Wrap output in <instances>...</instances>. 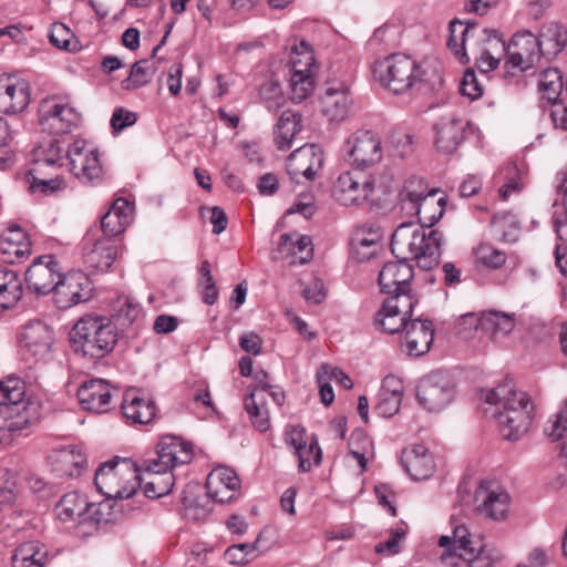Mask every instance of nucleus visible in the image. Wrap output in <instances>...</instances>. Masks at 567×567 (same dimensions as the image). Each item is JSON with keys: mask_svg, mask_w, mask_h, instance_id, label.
<instances>
[{"mask_svg": "<svg viewBox=\"0 0 567 567\" xmlns=\"http://www.w3.org/2000/svg\"><path fill=\"white\" fill-rule=\"evenodd\" d=\"M285 442L287 445L295 449L298 456V467L301 472H309L311 470V461L306 453H315V463L321 462L322 452L319 443L312 440L309 444L306 441V431L300 426H291L285 434Z\"/></svg>", "mask_w": 567, "mask_h": 567, "instance_id": "nucleus-34", "label": "nucleus"}, {"mask_svg": "<svg viewBox=\"0 0 567 567\" xmlns=\"http://www.w3.org/2000/svg\"><path fill=\"white\" fill-rule=\"evenodd\" d=\"M49 39L55 48L69 50V44L71 42V31L66 24L62 22H54L52 24Z\"/></svg>", "mask_w": 567, "mask_h": 567, "instance_id": "nucleus-62", "label": "nucleus"}, {"mask_svg": "<svg viewBox=\"0 0 567 567\" xmlns=\"http://www.w3.org/2000/svg\"><path fill=\"white\" fill-rule=\"evenodd\" d=\"M64 276L53 256H40L27 269L25 282L33 292L48 295L53 289L56 280Z\"/></svg>", "mask_w": 567, "mask_h": 567, "instance_id": "nucleus-21", "label": "nucleus"}, {"mask_svg": "<svg viewBox=\"0 0 567 567\" xmlns=\"http://www.w3.org/2000/svg\"><path fill=\"white\" fill-rule=\"evenodd\" d=\"M374 188L372 175L354 167L338 176L332 186V196L342 206H360L369 200Z\"/></svg>", "mask_w": 567, "mask_h": 567, "instance_id": "nucleus-10", "label": "nucleus"}, {"mask_svg": "<svg viewBox=\"0 0 567 567\" xmlns=\"http://www.w3.org/2000/svg\"><path fill=\"white\" fill-rule=\"evenodd\" d=\"M316 378L320 380H336L344 389H351L353 386L352 380L342 370L330 364H322L317 371Z\"/></svg>", "mask_w": 567, "mask_h": 567, "instance_id": "nucleus-59", "label": "nucleus"}, {"mask_svg": "<svg viewBox=\"0 0 567 567\" xmlns=\"http://www.w3.org/2000/svg\"><path fill=\"white\" fill-rule=\"evenodd\" d=\"M71 136H53L47 143L34 147L31 152V162L37 166L69 167L71 165Z\"/></svg>", "mask_w": 567, "mask_h": 567, "instance_id": "nucleus-23", "label": "nucleus"}, {"mask_svg": "<svg viewBox=\"0 0 567 567\" xmlns=\"http://www.w3.org/2000/svg\"><path fill=\"white\" fill-rule=\"evenodd\" d=\"M245 409L255 429L259 432H266L269 430V412L264 396L258 394L256 391H252L245 399Z\"/></svg>", "mask_w": 567, "mask_h": 567, "instance_id": "nucleus-44", "label": "nucleus"}, {"mask_svg": "<svg viewBox=\"0 0 567 567\" xmlns=\"http://www.w3.org/2000/svg\"><path fill=\"white\" fill-rule=\"evenodd\" d=\"M503 54L507 55L505 68L512 75L532 69L543 56L537 37L527 30L515 33Z\"/></svg>", "mask_w": 567, "mask_h": 567, "instance_id": "nucleus-13", "label": "nucleus"}, {"mask_svg": "<svg viewBox=\"0 0 567 567\" xmlns=\"http://www.w3.org/2000/svg\"><path fill=\"white\" fill-rule=\"evenodd\" d=\"M14 132L9 122L0 116V167H4L12 162L13 151L12 141Z\"/></svg>", "mask_w": 567, "mask_h": 567, "instance_id": "nucleus-55", "label": "nucleus"}, {"mask_svg": "<svg viewBox=\"0 0 567 567\" xmlns=\"http://www.w3.org/2000/svg\"><path fill=\"white\" fill-rule=\"evenodd\" d=\"M76 396L83 410L104 413L110 409L112 392L103 380H90L78 389Z\"/></svg>", "mask_w": 567, "mask_h": 567, "instance_id": "nucleus-28", "label": "nucleus"}, {"mask_svg": "<svg viewBox=\"0 0 567 567\" xmlns=\"http://www.w3.org/2000/svg\"><path fill=\"white\" fill-rule=\"evenodd\" d=\"M404 535H405V532L402 528H396V529L392 530L389 539L375 545V548H374L375 553H378L380 555H388V556L398 554L401 549L400 542Z\"/></svg>", "mask_w": 567, "mask_h": 567, "instance_id": "nucleus-61", "label": "nucleus"}, {"mask_svg": "<svg viewBox=\"0 0 567 567\" xmlns=\"http://www.w3.org/2000/svg\"><path fill=\"white\" fill-rule=\"evenodd\" d=\"M475 501L478 516L494 522L507 518L511 497L502 486L482 483L475 493Z\"/></svg>", "mask_w": 567, "mask_h": 567, "instance_id": "nucleus-17", "label": "nucleus"}, {"mask_svg": "<svg viewBox=\"0 0 567 567\" xmlns=\"http://www.w3.org/2000/svg\"><path fill=\"white\" fill-rule=\"evenodd\" d=\"M291 51L293 54L289 78L291 100L302 102L315 89V56L309 43L305 40H296Z\"/></svg>", "mask_w": 567, "mask_h": 567, "instance_id": "nucleus-9", "label": "nucleus"}, {"mask_svg": "<svg viewBox=\"0 0 567 567\" xmlns=\"http://www.w3.org/2000/svg\"><path fill=\"white\" fill-rule=\"evenodd\" d=\"M30 103L29 83L16 75H0V113L17 114Z\"/></svg>", "mask_w": 567, "mask_h": 567, "instance_id": "nucleus-22", "label": "nucleus"}, {"mask_svg": "<svg viewBox=\"0 0 567 567\" xmlns=\"http://www.w3.org/2000/svg\"><path fill=\"white\" fill-rule=\"evenodd\" d=\"M240 488L236 472L227 466H217L207 476V495L220 504L229 503Z\"/></svg>", "mask_w": 567, "mask_h": 567, "instance_id": "nucleus-24", "label": "nucleus"}, {"mask_svg": "<svg viewBox=\"0 0 567 567\" xmlns=\"http://www.w3.org/2000/svg\"><path fill=\"white\" fill-rule=\"evenodd\" d=\"M429 190L430 189H427V186L422 178H409L400 194L402 208L409 212L412 208V205H416V203L421 202L423 197L426 196Z\"/></svg>", "mask_w": 567, "mask_h": 567, "instance_id": "nucleus-49", "label": "nucleus"}, {"mask_svg": "<svg viewBox=\"0 0 567 567\" xmlns=\"http://www.w3.org/2000/svg\"><path fill=\"white\" fill-rule=\"evenodd\" d=\"M434 340V328L430 320L411 319L406 324L401 350L411 357H421L429 352Z\"/></svg>", "mask_w": 567, "mask_h": 567, "instance_id": "nucleus-25", "label": "nucleus"}, {"mask_svg": "<svg viewBox=\"0 0 567 567\" xmlns=\"http://www.w3.org/2000/svg\"><path fill=\"white\" fill-rule=\"evenodd\" d=\"M154 71V65L150 60L135 62L131 68L128 78L124 81V89L131 90L146 85L151 81Z\"/></svg>", "mask_w": 567, "mask_h": 567, "instance_id": "nucleus-50", "label": "nucleus"}, {"mask_svg": "<svg viewBox=\"0 0 567 567\" xmlns=\"http://www.w3.org/2000/svg\"><path fill=\"white\" fill-rule=\"evenodd\" d=\"M115 505L109 503H90L82 496L73 499V513L76 509V518L73 519V535L81 539H85L97 533L102 525L115 520L112 508Z\"/></svg>", "mask_w": 567, "mask_h": 567, "instance_id": "nucleus-12", "label": "nucleus"}, {"mask_svg": "<svg viewBox=\"0 0 567 567\" xmlns=\"http://www.w3.org/2000/svg\"><path fill=\"white\" fill-rule=\"evenodd\" d=\"M463 322L480 329L497 341L507 336L515 328V319L512 315L502 311H487L476 317L473 313L466 315Z\"/></svg>", "mask_w": 567, "mask_h": 567, "instance_id": "nucleus-27", "label": "nucleus"}, {"mask_svg": "<svg viewBox=\"0 0 567 567\" xmlns=\"http://www.w3.org/2000/svg\"><path fill=\"white\" fill-rule=\"evenodd\" d=\"M403 384L401 380L394 375H388L381 385L378 394V401L374 411L382 417H391L398 413L402 398Z\"/></svg>", "mask_w": 567, "mask_h": 567, "instance_id": "nucleus-37", "label": "nucleus"}, {"mask_svg": "<svg viewBox=\"0 0 567 567\" xmlns=\"http://www.w3.org/2000/svg\"><path fill=\"white\" fill-rule=\"evenodd\" d=\"M435 144L440 152L451 154L464 141L465 123L455 116L442 117L436 126Z\"/></svg>", "mask_w": 567, "mask_h": 567, "instance_id": "nucleus-32", "label": "nucleus"}, {"mask_svg": "<svg viewBox=\"0 0 567 567\" xmlns=\"http://www.w3.org/2000/svg\"><path fill=\"white\" fill-rule=\"evenodd\" d=\"M544 432L554 442L561 440L567 434V400L564 409L548 420Z\"/></svg>", "mask_w": 567, "mask_h": 567, "instance_id": "nucleus-56", "label": "nucleus"}, {"mask_svg": "<svg viewBox=\"0 0 567 567\" xmlns=\"http://www.w3.org/2000/svg\"><path fill=\"white\" fill-rule=\"evenodd\" d=\"M19 343L24 353L37 361L47 360L54 343L53 330L41 320L29 321L22 327Z\"/></svg>", "mask_w": 567, "mask_h": 567, "instance_id": "nucleus-18", "label": "nucleus"}, {"mask_svg": "<svg viewBox=\"0 0 567 567\" xmlns=\"http://www.w3.org/2000/svg\"><path fill=\"white\" fill-rule=\"evenodd\" d=\"M455 383L449 372L437 370L424 375L417 384L419 404L429 412H439L455 398Z\"/></svg>", "mask_w": 567, "mask_h": 567, "instance_id": "nucleus-11", "label": "nucleus"}, {"mask_svg": "<svg viewBox=\"0 0 567 567\" xmlns=\"http://www.w3.org/2000/svg\"><path fill=\"white\" fill-rule=\"evenodd\" d=\"M117 334L104 318L86 315L73 324V352L83 357L103 358L113 350Z\"/></svg>", "mask_w": 567, "mask_h": 567, "instance_id": "nucleus-8", "label": "nucleus"}, {"mask_svg": "<svg viewBox=\"0 0 567 567\" xmlns=\"http://www.w3.org/2000/svg\"><path fill=\"white\" fill-rule=\"evenodd\" d=\"M66 275L56 280L53 289V303L60 310H68L71 308V285L66 284Z\"/></svg>", "mask_w": 567, "mask_h": 567, "instance_id": "nucleus-58", "label": "nucleus"}, {"mask_svg": "<svg viewBox=\"0 0 567 567\" xmlns=\"http://www.w3.org/2000/svg\"><path fill=\"white\" fill-rule=\"evenodd\" d=\"M322 113L329 122H342L347 118L351 105L349 89L343 84L327 87L321 97Z\"/></svg>", "mask_w": 567, "mask_h": 567, "instance_id": "nucleus-36", "label": "nucleus"}, {"mask_svg": "<svg viewBox=\"0 0 567 567\" xmlns=\"http://www.w3.org/2000/svg\"><path fill=\"white\" fill-rule=\"evenodd\" d=\"M82 260L93 272H105L117 257V245L112 238L100 236L97 229H90L81 244Z\"/></svg>", "mask_w": 567, "mask_h": 567, "instance_id": "nucleus-14", "label": "nucleus"}, {"mask_svg": "<svg viewBox=\"0 0 567 567\" xmlns=\"http://www.w3.org/2000/svg\"><path fill=\"white\" fill-rule=\"evenodd\" d=\"M410 320L396 310L386 308V303L383 302L382 308L378 311L375 318V324L386 333H396L403 330L405 332L406 324Z\"/></svg>", "mask_w": 567, "mask_h": 567, "instance_id": "nucleus-47", "label": "nucleus"}, {"mask_svg": "<svg viewBox=\"0 0 567 567\" xmlns=\"http://www.w3.org/2000/svg\"><path fill=\"white\" fill-rule=\"evenodd\" d=\"M73 282L78 290L73 291V306L86 302L93 297V286L91 279L82 271H73Z\"/></svg>", "mask_w": 567, "mask_h": 567, "instance_id": "nucleus-57", "label": "nucleus"}, {"mask_svg": "<svg viewBox=\"0 0 567 567\" xmlns=\"http://www.w3.org/2000/svg\"><path fill=\"white\" fill-rule=\"evenodd\" d=\"M302 116L299 112L286 110L274 127V142L278 150L286 151L292 146L295 136L302 130Z\"/></svg>", "mask_w": 567, "mask_h": 567, "instance_id": "nucleus-38", "label": "nucleus"}, {"mask_svg": "<svg viewBox=\"0 0 567 567\" xmlns=\"http://www.w3.org/2000/svg\"><path fill=\"white\" fill-rule=\"evenodd\" d=\"M451 535L439 538L442 548L441 560L451 567H495L503 559V554L496 549L487 550L473 539L465 524L451 522Z\"/></svg>", "mask_w": 567, "mask_h": 567, "instance_id": "nucleus-6", "label": "nucleus"}, {"mask_svg": "<svg viewBox=\"0 0 567 567\" xmlns=\"http://www.w3.org/2000/svg\"><path fill=\"white\" fill-rule=\"evenodd\" d=\"M22 298V282L18 274L0 266V313L14 307Z\"/></svg>", "mask_w": 567, "mask_h": 567, "instance_id": "nucleus-40", "label": "nucleus"}, {"mask_svg": "<svg viewBox=\"0 0 567 567\" xmlns=\"http://www.w3.org/2000/svg\"><path fill=\"white\" fill-rule=\"evenodd\" d=\"M382 233L379 227L361 225L354 228L350 239L351 251L359 261L369 260L381 248Z\"/></svg>", "mask_w": 567, "mask_h": 567, "instance_id": "nucleus-30", "label": "nucleus"}, {"mask_svg": "<svg viewBox=\"0 0 567 567\" xmlns=\"http://www.w3.org/2000/svg\"><path fill=\"white\" fill-rule=\"evenodd\" d=\"M495 179L497 183H503L498 193L504 200H507L514 194H518L524 186L520 169L514 163L501 167L495 175Z\"/></svg>", "mask_w": 567, "mask_h": 567, "instance_id": "nucleus-43", "label": "nucleus"}, {"mask_svg": "<svg viewBox=\"0 0 567 567\" xmlns=\"http://www.w3.org/2000/svg\"><path fill=\"white\" fill-rule=\"evenodd\" d=\"M416 302L417 300L411 295L410 288L393 291V293H391V296L384 301L388 309L396 310L409 320L412 319L413 307Z\"/></svg>", "mask_w": 567, "mask_h": 567, "instance_id": "nucleus-52", "label": "nucleus"}, {"mask_svg": "<svg viewBox=\"0 0 567 567\" xmlns=\"http://www.w3.org/2000/svg\"><path fill=\"white\" fill-rule=\"evenodd\" d=\"M460 91L462 95L476 100L482 96L483 87L473 71H466L461 81Z\"/></svg>", "mask_w": 567, "mask_h": 567, "instance_id": "nucleus-63", "label": "nucleus"}, {"mask_svg": "<svg viewBox=\"0 0 567 567\" xmlns=\"http://www.w3.org/2000/svg\"><path fill=\"white\" fill-rule=\"evenodd\" d=\"M142 309L137 302L130 298H124L118 300V306L113 317L121 328H126L137 319Z\"/></svg>", "mask_w": 567, "mask_h": 567, "instance_id": "nucleus-54", "label": "nucleus"}, {"mask_svg": "<svg viewBox=\"0 0 567 567\" xmlns=\"http://www.w3.org/2000/svg\"><path fill=\"white\" fill-rule=\"evenodd\" d=\"M140 467L130 458L115 456L97 467L94 476L95 486L109 499L130 498L140 486Z\"/></svg>", "mask_w": 567, "mask_h": 567, "instance_id": "nucleus-7", "label": "nucleus"}, {"mask_svg": "<svg viewBox=\"0 0 567 567\" xmlns=\"http://www.w3.org/2000/svg\"><path fill=\"white\" fill-rule=\"evenodd\" d=\"M538 89L548 102L557 101L564 89L563 75L557 69L543 71L538 80Z\"/></svg>", "mask_w": 567, "mask_h": 567, "instance_id": "nucleus-45", "label": "nucleus"}, {"mask_svg": "<svg viewBox=\"0 0 567 567\" xmlns=\"http://www.w3.org/2000/svg\"><path fill=\"white\" fill-rule=\"evenodd\" d=\"M278 249L281 254L296 257L300 265L307 264L313 256L311 238L297 233L281 235Z\"/></svg>", "mask_w": 567, "mask_h": 567, "instance_id": "nucleus-41", "label": "nucleus"}, {"mask_svg": "<svg viewBox=\"0 0 567 567\" xmlns=\"http://www.w3.org/2000/svg\"><path fill=\"white\" fill-rule=\"evenodd\" d=\"M193 458V447L189 443L175 435L163 436L157 445L156 457L143 461L141 472L152 475L144 485V495L158 498L167 495L175 483L172 470L177 465L188 464Z\"/></svg>", "mask_w": 567, "mask_h": 567, "instance_id": "nucleus-4", "label": "nucleus"}, {"mask_svg": "<svg viewBox=\"0 0 567 567\" xmlns=\"http://www.w3.org/2000/svg\"><path fill=\"white\" fill-rule=\"evenodd\" d=\"M441 244L439 230L426 233L412 221L398 226L391 238V251L396 260L386 262L381 269L378 278L381 291L391 295L409 288L414 276L410 260H415L421 269H432L440 261Z\"/></svg>", "mask_w": 567, "mask_h": 567, "instance_id": "nucleus-1", "label": "nucleus"}, {"mask_svg": "<svg viewBox=\"0 0 567 567\" xmlns=\"http://www.w3.org/2000/svg\"><path fill=\"white\" fill-rule=\"evenodd\" d=\"M262 532L259 533L254 543H243L229 546L225 551L226 559L233 565L247 564L256 558L255 551L259 549Z\"/></svg>", "mask_w": 567, "mask_h": 567, "instance_id": "nucleus-48", "label": "nucleus"}, {"mask_svg": "<svg viewBox=\"0 0 567 567\" xmlns=\"http://www.w3.org/2000/svg\"><path fill=\"white\" fill-rule=\"evenodd\" d=\"M41 166L33 165L25 174L29 190L32 194L50 195L66 187L65 181L60 177L43 176Z\"/></svg>", "mask_w": 567, "mask_h": 567, "instance_id": "nucleus-42", "label": "nucleus"}, {"mask_svg": "<svg viewBox=\"0 0 567 567\" xmlns=\"http://www.w3.org/2000/svg\"><path fill=\"white\" fill-rule=\"evenodd\" d=\"M8 410L10 412L7 423V439L28 426L30 412L25 401L24 382L20 379H8L6 381V393Z\"/></svg>", "mask_w": 567, "mask_h": 567, "instance_id": "nucleus-19", "label": "nucleus"}, {"mask_svg": "<svg viewBox=\"0 0 567 567\" xmlns=\"http://www.w3.org/2000/svg\"><path fill=\"white\" fill-rule=\"evenodd\" d=\"M475 256L480 264L492 269L502 267L506 261L505 252L488 244L478 245L475 249Z\"/></svg>", "mask_w": 567, "mask_h": 567, "instance_id": "nucleus-53", "label": "nucleus"}, {"mask_svg": "<svg viewBox=\"0 0 567 567\" xmlns=\"http://www.w3.org/2000/svg\"><path fill=\"white\" fill-rule=\"evenodd\" d=\"M132 206L125 198H116L111 208L101 218L100 236L112 238L124 233L132 221Z\"/></svg>", "mask_w": 567, "mask_h": 567, "instance_id": "nucleus-31", "label": "nucleus"}, {"mask_svg": "<svg viewBox=\"0 0 567 567\" xmlns=\"http://www.w3.org/2000/svg\"><path fill=\"white\" fill-rule=\"evenodd\" d=\"M322 163V150L315 144H306L289 155L286 168L291 179L299 183L300 177L312 181Z\"/></svg>", "mask_w": 567, "mask_h": 567, "instance_id": "nucleus-20", "label": "nucleus"}, {"mask_svg": "<svg viewBox=\"0 0 567 567\" xmlns=\"http://www.w3.org/2000/svg\"><path fill=\"white\" fill-rule=\"evenodd\" d=\"M29 243H13L12 236H2L0 247L3 254L13 255L17 259H22L30 254Z\"/></svg>", "mask_w": 567, "mask_h": 567, "instance_id": "nucleus-64", "label": "nucleus"}, {"mask_svg": "<svg viewBox=\"0 0 567 567\" xmlns=\"http://www.w3.org/2000/svg\"><path fill=\"white\" fill-rule=\"evenodd\" d=\"M39 124L53 136H71V103L69 97L52 95L39 106Z\"/></svg>", "mask_w": 567, "mask_h": 567, "instance_id": "nucleus-16", "label": "nucleus"}, {"mask_svg": "<svg viewBox=\"0 0 567 567\" xmlns=\"http://www.w3.org/2000/svg\"><path fill=\"white\" fill-rule=\"evenodd\" d=\"M47 554L41 551L34 543L20 545L12 556L13 567H43Z\"/></svg>", "mask_w": 567, "mask_h": 567, "instance_id": "nucleus-46", "label": "nucleus"}, {"mask_svg": "<svg viewBox=\"0 0 567 567\" xmlns=\"http://www.w3.org/2000/svg\"><path fill=\"white\" fill-rule=\"evenodd\" d=\"M259 97L269 111H278L286 103V96L278 81L269 80L259 89Z\"/></svg>", "mask_w": 567, "mask_h": 567, "instance_id": "nucleus-51", "label": "nucleus"}, {"mask_svg": "<svg viewBox=\"0 0 567 567\" xmlns=\"http://www.w3.org/2000/svg\"><path fill=\"white\" fill-rule=\"evenodd\" d=\"M439 189L432 188L426 193V196L416 205H412L409 214H415L419 217L421 226L426 233L432 231L431 227L436 224L443 216L446 205L445 197H437Z\"/></svg>", "mask_w": 567, "mask_h": 567, "instance_id": "nucleus-33", "label": "nucleus"}, {"mask_svg": "<svg viewBox=\"0 0 567 567\" xmlns=\"http://www.w3.org/2000/svg\"><path fill=\"white\" fill-rule=\"evenodd\" d=\"M86 150V142L80 137L73 138V154L79 156V159H73V167L76 162H80V169L74 173V176L84 184L93 183L102 177L103 169L100 163V154L96 147L87 150V154L83 155Z\"/></svg>", "mask_w": 567, "mask_h": 567, "instance_id": "nucleus-29", "label": "nucleus"}, {"mask_svg": "<svg viewBox=\"0 0 567 567\" xmlns=\"http://www.w3.org/2000/svg\"><path fill=\"white\" fill-rule=\"evenodd\" d=\"M485 401L495 405L494 416L505 440L517 441L528 431L534 405L527 393L517 391L511 381L488 391Z\"/></svg>", "mask_w": 567, "mask_h": 567, "instance_id": "nucleus-5", "label": "nucleus"}, {"mask_svg": "<svg viewBox=\"0 0 567 567\" xmlns=\"http://www.w3.org/2000/svg\"><path fill=\"white\" fill-rule=\"evenodd\" d=\"M123 416L135 424H148L156 415V404L146 393L130 389L121 404Z\"/></svg>", "mask_w": 567, "mask_h": 567, "instance_id": "nucleus-26", "label": "nucleus"}, {"mask_svg": "<svg viewBox=\"0 0 567 567\" xmlns=\"http://www.w3.org/2000/svg\"><path fill=\"white\" fill-rule=\"evenodd\" d=\"M373 76L394 94L427 93L442 85L440 64L434 59L417 62L411 55L394 53L373 65Z\"/></svg>", "mask_w": 567, "mask_h": 567, "instance_id": "nucleus-2", "label": "nucleus"}, {"mask_svg": "<svg viewBox=\"0 0 567 567\" xmlns=\"http://www.w3.org/2000/svg\"><path fill=\"white\" fill-rule=\"evenodd\" d=\"M344 152L357 168L364 169L378 164L383 156L382 142L371 130H358L346 142Z\"/></svg>", "mask_w": 567, "mask_h": 567, "instance_id": "nucleus-15", "label": "nucleus"}, {"mask_svg": "<svg viewBox=\"0 0 567 567\" xmlns=\"http://www.w3.org/2000/svg\"><path fill=\"white\" fill-rule=\"evenodd\" d=\"M447 48L462 64L471 56L483 72L495 70L505 51V41L496 30L478 29L475 21L452 20L449 25Z\"/></svg>", "mask_w": 567, "mask_h": 567, "instance_id": "nucleus-3", "label": "nucleus"}, {"mask_svg": "<svg viewBox=\"0 0 567 567\" xmlns=\"http://www.w3.org/2000/svg\"><path fill=\"white\" fill-rule=\"evenodd\" d=\"M537 39L542 55L547 59H553L566 47L567 30L560 23L549 22L542 27Z\"/></svg>", "mask_w": 567, "mask_h": 567, "instance_id": "nucleus-39", "label": "nucleus"}, {"mask_svg": "<svg viewBox=\"0 0 567 567\" xmlns=\"http://www.w3.org/2000/svg\"><path fill=\"white\" fill-rule=\"evenodd\" d=\"M402 464L406 473L415 481L425 480L434 472V461L423 444H415L402 453Z\"/></svg>", "mask_w": 567, "mask_h": 567, "instance_id": "nucleus-35", "label": "nucleus"}, {"mask_svg": "<svg viewBox=\"0 0 567 567\" xmlns=\"http://www.w3.org/2000/svg\"><path fill=\"white\" fill-rule=\"evenodd\" d=\"M48 462L53 472L63 473L71 475L70 465H71V451L68 449H61L53 451L48 456Z\"/></svg>", "mask_w": 567, "mask_h": 567, "instance_id": "nucleus-60", "label": "nucleus"}]
</instances>
